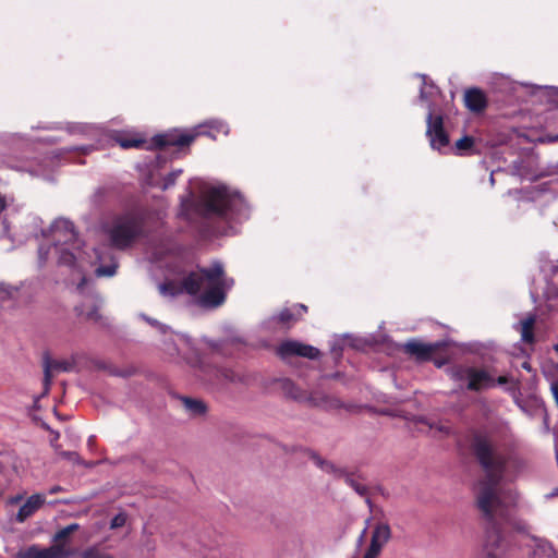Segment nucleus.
Returning a JSON list of instances; mask_svg holds the SVG:
<instances>
[{
	"label": "nucleus",
	"mask_w": 558,
	"mask_h": 558,
	"mask_svg": "<svg viewBox=\"0 0 558 558\" xmlns=\"http://www.w3.org/2000/svg\"><path fill=\"white\" fill-rule=\"evenodd\" d=\"M142 316H143V318H144L148 324H150L151 326L157 325V320H156V319L149 318V317H147V316H145V315H142Z\"/></svg>",
	"instance_id": "nucleus-43"
},
{
	"label": "nucleus",
	"mask_w": 558,
	"mask_h": 558,
	"mask_svg": "<svg viewBox=\"0 0 558 558\" xmlns=\"http://www.w3.org/2000/svg\"><path fill=\"white\" fill-rule=\"evenodd\" d=\"M469 388H477L478 386H473V385H470L468 386Z\"/></svg>",
	"instance_id": "nucleus-47"
},
{
	"label": "nucleus",
	"mask_w": 558,
	"mask_h": 558,
	"mask_svg": "<svg viewBox=\"0 0 558 558\" xmlns=\"http://www.w3.org/2000/svg\"><path fill=\"white\" fill-rule=\"evenodd\" d=\"M510 197H513V199L517 201V208H519L520 207V202H521V199L523 197L521 190H518V189L513 190V191L510 190L508 192V198H510Z\"/></svg>",
	"instance_id": "nucleus-32"
},
{
	"label": "nucleus",
	"mask_w": 558,
	"mask_h": 558,
	"mask_svg": "<svg viewBox=\"0 0 558 558\" xmlns=\"http://www.w3.org/2000/svg\"><path fill=\"white\" fill-rule=\"evenodd\" d=\"M527 325V330H534L535 317L533 315H529L525 317V326Z\"/></svg>",
	"instance_id": "nucleus-39"
},
{
	"label": "nucleus",
	"mask_w": 558,
	"mask_h": 558,
	"mask_svg": "<svg viewBox=\"0 0 558 558\" xmlns=\"http://www.w3.org/2000/svg\"><path fill=\"white\" fill-rule=\"evenodd\" d=\"M180 401L184 408V410L193 416H199L206 413L207 407L201 400L191 397H180Z\"/></svg>",
	"instance_id": "nucleus-21"
},
{
	"label": "nucleus",
	"mask_w": 558,
	"mask_h": 558,
	"mask_svg": "<svg viewBox=\"0 0 558 558\" xmlns=\"http://www.w3.org/2000/svg\"><path fill=\"white\" fill-rule=\"evenodd\" d=\"M117 144L123 149L144 148L147 149L149 142L135 134H118L114 137Z\"/></svg>",
	"instance_id": "nucleus-20"
},
{
	"label": "nucleus",
	"mask_w": 558,
	"mask_h": 558,
	"mask_svg": "<svg viewBox=\"0 0 558 558\" xmlns=\"http://www.w3.org/2000/svg\"><path fill=\"white\" fill-rule=\"evenodd\" d=\"M54 245H72L73 248H80L77 232L73 222L68 219H58L52 226Z\"/></svg>",
	"instance_id": "nucleus-13"
},
{
	"label": "nucleus",
	"mask_w": 558,
	"mask_h": 558,
	"mask_svg": "<svg viewBox=\"0 0 558 558\" xmlns=\"http://www.w3.org/2000/svg\"><path fill=\"white\" fill-rule=\"evenodd\" d=\"M182 173V170H177V171H172L170 172L169 174H167V177L165 178L163 180V185H162V189L163 190H167L169 189L170 186L174 185L178 177Z\"/></svg>",
	"instance_id": "nucleus-29"
},
{
	"label": "nucleus",
	"mask_w": 558,
	"mask_h": 558,
	"mask_svg": "<svg viewBox=\"0 0 558 558\" xmlns=\"http://www.w3.org/2000/svg\"><path fill=\"white\" fill-rule=\"evenodd\" d=\"M352 488L361 496L366 494V487L360 483L354 482L353 480L349 481Z\"/></svg>",
	"instance_id": "nucleus-33"
},
{
	"label": "nucleus",
	"mask_w": 558,
	"mask_h": 558,
	"mask_svg": "<svg viewBox=\"0 0 558 558\" xmlns=\"http://www.w3.org/2000/svg\"><path fill=\"white\" fill-rule=\"evenodd\" d=\"M82 558H113L110 555L101 554L97 550L89 549L83 553Z\"/></svg>",
	"instance_id": "nucleus-31"
},
{
	"label": "nucleus",
	"mask_w": 558,
	"mask_h": 558,
	"mask_svg": "<svg viewBox=\"0 0 558 558\" xmlns=\"http://www.w3.org/2000/svg\"><path fill=\"white\" fill-rule=\"evenodd\" d=\"M535 341L534 339V330L525 329V344H532Z\"/></svg>",
	"instance_id": "nucleus-38"
},
{
	"label": "nucleus",
	"mask_w": 558,
	"mask_h": 558,
	"mask_svg": "<svg viewBox=\"0 0 558 558\" xmlns=\"http://www.w3.org/2000/svg\"><path fill=\"white\" fill-rule=\"evenodd\" d=\"M50 388H51V386H44V391H43V393L40 395V397H39V398L35 399V404H36L38 408H40V407H41V404H40V400H41L45 396H47L48 393H50V392H51V389H50Z\"/></svg>",
	"instance_id": "nucleus-36"
},
{
	"label": "nucleus",
	"mask_w": 558,
	"mask_h": 558,
	"mask_svg": "<svg viewBox=\"0 0 558 558\" xmlns=\"http://www.w3.org/2000/svg\"><path fill=\"white\" fill-rule=\"evenodd\" d=\"M76 262L75 254L69 248H61L59 252L58 263L68 267H73Z\"/></svg>",
	"instance_id": "nucleus-23"
},
{
	"label": "nucleus",
	"mask_w": 558,
	"mask_h": 558,
	"mask_svg": "<svg viewBox=\"0 0 558 558\" xmlns=\"http://www.w3.org/2000/svg\"><path fill=\"white\" fill-rule=\"evenodd\" d=\"M554 272H558V265L553 268Z\"/></svg>",
	"instance_id": "nucleus-44"
},
{
	"label": "nucleus",
	"mask_w": 558,
	"mask_h": 558,
	"mask_svg": "<svg viewBox=\"0 0 558 558\" xmlns=\"http://www.w3.org/2000/svg\"><path fill=\"white\" fill-rule=\"evenodd\" d=\"M322 377L327 380H344L347 379L344 372L337 368L336 371H322Z\"/></svg>",
	"instance_id": "nucleus-27"
},
{
	"label": "nucleus",
	"mask_w": 558,
	"mask_h": 558,
	"mask_svg": "<svg viewBox=\"0 0 558 558\" xmlns=\"http://www.w3.org/2000/svg\"><path fill=\"white\" fill-rule=\"evenodd\" d=\"M44 383L51 384L57 374L88 371H104L111 375L122 378L130 377L134 371L132 368L119 369L109 362L89 356L84 352L73 353L68 359H52L48 352L43 354Z\"/></svg>",
	"instance_id": "nucleus-3"
},
{
	"label": "nucleus",
	"mask_w": 558,
	"mask_h": 558,
	"mask_svg": "<svg viewBox=\"0 0 558 558\" xmlns=\"http://www.w3.org/2000/svg\"><path fill=\"white\" fill-rule=\"evenodd\" d=\"M87 318L92 319V320H95V322H98V320H100L101 315L99 314L97 308H94V310H92L90 312L87 313Z\"/></svg>",
	"instance_id": "nucleus-37"
},
{
	"label": "nucleus",
	"mask_w": 558,
	"mask_h": 558,
	"mask_svg": "<svg viewBox=\"0 0 558 558\" xmlns=\"http://www.w3.org/2000/svg\"><path fill=\"white\" fill-rule=\"evenodd\" d=\"M145 217L138 210L116 215L106 228L110 246L123 251L129 248L144 233Z\"/></svg>",
	"instance_id": "nucleus-4"
},
{
	"label": "nucleus",
	"mask_w": 558,
	"mask_h": 558,
	"mask_svg": "<svg viewBox=\"0 0 558 558\" xmlns=\"http://www.w3.org/2000/svg\"><path fill=\"white\" fill-rule=\"evenodd\" d=\"M464 106L473 113H482L488 107L486 94L478 87H471L464 92Z\"/></svg>",
	"instance_id": "nucleus-16"
},
{
	"label": "nucleus",
	"mask_w": 558,
	"mask_h": 558,
	"mask_svg": "<svg viewBox=\"0 0 558 558\" xmlns=\"http://www.w3.org/2000/svg\"><path fill=\"white\" fill-rule=\"evenodd\" d=\"M277 352L282 359L300 356L308 360H316L320 356V351L317 348L296 340H286L281 342Z\"/></svg>",
	"instance_id": "nucleus-12"
},
{
	"label": "nucleus",
	"mask_w": 558,
	"mask_h": 558,
	"mask_svg": "<svg viewBox=\"0 0 558 558\" xmlns=\"http://www.w3.org/2000/svg\"><path fill=\"white\" fill-rule=\"evenodd\" d=\"M553 141H558V135Z\"/></svg>",
	"instance_id": "nucleus-49"
},
{
	"label": "nucleus",
	"mask_w": 558,
	"mask_h": 558,
	"mask_svg": "<svg viewBox=\"0 0 558 558\" xmlns=\"http://www.w3.org/2000/svg\"><path fill=\"white\" fill-rule=\"evenodd\" d=\"M126 522V515L121 512V513H118L112 520H111V523H110V527L111 529H118V527H121L125 524Z\"/></svg>",
	"instance_id": "nucleus-30"
},
{
	"label": "nucleus",
	"mask_w": 558,
	"mask_h": 558,
	"mask_svg": "<svg viewBox=\"0 0 558 558\" xmlns=\"http://www.w3.org/2000/svg\"><path fill=\"white\" fill-rule=\"evenodd\" d=\"M554 553L553 546L547 541L525 533V555L532 558H550Z\"/></svg>",
	"instance_id": "nucleus-15"
},
{
	"label": "nucleus",
	"mask_w": 558,
	"mask_h": 558,
	"mask_svg": "<svg viewBox=\"0 0 558 558\" xmlns=\"http://www.w3.org/2000/svg\"><path fill=\"white\" fill-rule=\"evenodd\" d=\"M391 538V529L388 523L378 521L366 526L356 542L353 558H378Z\"/></svg>",
	"instance_id": "nucleus-7"
},
{
	"label": "nucleus",
	"mask_w": 558,
	"mask_h": 558,
	"mask_svg": "<svg viewBox=\"0 0 558 558\" xmlns=\"http://www.w3.org/2000/svg\"><path fill=\"white\" fill-rule=\"evenodd\" d=\"M7 208V201L5 198L0 195V214Z\"/></svg>",
	"instance_id": "nucleus-42"
},
{
	"label": "nucleus",
	"mask_w": 558,
	"mask_h": 558,
	"mask_svg": "<svg viewBox=\"0 0 558 558\" xmlns=\"http://www.w3.org/2000/svg\"><path fill=\"white\" fill-rule=\"evenodd\" d=\"M208 214L227 221H238L247 216V204L239 193H231L226 186L210 189L204 197Z\"/></svg>",
	"instance_id": "nucleus-5"
},
{
	"label": "nucleus",
	"mask_w": 558,
	"mask_h": 558,
	"mask_svg": "<svg viewBox=\"0 0 558 558\" xmlns=\"http://www.w3.org/2000/svg\"><path fill=\"white\" fill-rule=\"evenodd\" d=\"M282 384L288 385V384H291V381L287 379Z\"/></svg>",
	"instance_id": "nucleus-46"
},
{
	"label": "nucleus",
	"mask_w": 558,
	"mask_h": 558,
	"mask_svg": "<svg viewBox=\"0 0 558 558\" xmlns=\"http://www.w3.org/2000/svg\"><path fill=\"white\" fill-rule=\"evenodd\" d=\"M311 458L313 460V462L318 466L322 470L330 473V472H333L335 471V466L332 463L328 462V461H325L322 457H319L318 454L316 453H312L311 454Z\"/></svg>",
	"instance_id": "nucleus-26"
},
{
	"label": "nucleus",
	"mask_w": 558,
	"mask_h": 558,
	"mask_svg": "<svg viewBox=\"0 0 558 558\" xmlns=\"http://www.w3.org/2000/svg\"><path fill=\"white\" fill-rule=\"evenodd\" d=\"M292 307L294 312L298 314L299 319H301L302 316L307 313V306L304 304H295Z\"/></svg>",
	"instance_id": "nucleus-35"
},
{
	"label": "nucleus",
	"mask_w": 558,
	"mask_h": 558,
	"mask_svg": "<svg viewBox=\"0 0 558 558\" xmlns=\"http://www.w3.org/2000/svg\"><path fill=\"white\" fill-rule=\"evenodd\" d=\"M277 322L283 326L291 327L293 324L299 322L298 314L294 312L293 307L281 310L277 317Z\"/></svg>",
	"instance_id": "nucleus-22"
},
{
	"label": "nucleus",
	"mask_w": 558,
	"mask_h": 558,
	"mask_svg": "<svg viewBox=\"0 0 558 558\" xmlns=\"http://www.w3.org/2000/svg\"><path fill=\"white\" fill-rule=\"evenodd\" d=\"M524 369L525 371H530L531 369L530 366L527 365V363H525Z\"/></svg>",
	"instance_id": "nucleus-45"
},
{
	"label": "nucleus",
	"mask_w": 558,
	"mask_h": 558,
	"mask_svg": "<svg viewBox=\"0 0 558 558\" xmlns=\"http://www.w3.org/2000/svg\"><path fill=\"white\" fill-rule=\"evenodd\" d=\"M234 280L226 276L223 266L219 263L210 267H198L187 272L180 281L166 280L158 286L163 296L175 298L186 293L196 299V304L205 310H216L227 300V292Z\"/></svg>",
	"instance_id": "nucleus-2"
},
{
	"label": "nucleus",
	"mask_w": 558,
	"mask_h": 558,
	"mask_svg": "<svg viewBox=\"0 0 558 558\" xmlns=\"http://www.w3.org/2000/svg\"><path fill=\"white\" fill-rule=\"evenodd\" d=\"M38 255H39L40 263L45 264L47 262V259H48L49 247H45L44 245L39 246Z\"/></svg>",
	"instance_id": "nucleus-34"
},
{
	"label": "nucleus",
	"mask_w": 558,
	"mask_h": 558,
	"mask_svg": "<svg viewBox=\"0 0 558 558\" xmlns=\"http://www.w3.org/2000/svg\"><path fill=\"white\" fill-rule=\"evenodd\" d=\"M447 347L444 341L424 342L420 339L412 338L400 344V350L408 357L417 363L433 362L438 368L444 366L447 360L439 353Z\"/></svg>",
	"instance_id": "nucleus-8"
},
{
	"label": "nucleus",
	"mask_w": 558,
	"mask_h": 558,
	"mask_svg": "<svg viewBox=\"0 0 558 558\" xmlns=\"http://www.w3.org/2000/svg\"><path fill=\"white\" fill-rule=\"evenodd\" d=\"M197 136V133L179 132L177 130L167 133L157 134L147 145V149H165L170 146L185 147L192 144Z\"/></svg>",
	"instance_id": "nucleus-11"
},
{
	"label": "nucleus",
	"mask_w": 558,
	"mask_h": 558,
	"mask_svg": "<svg viewBox=\"0 0 558 558\" xmlns=\"http://www.w3.org/2000/svg\"><path fill=\"white\" fill-rule=\"evenodd\" d=\"M414 425L418 432L430 433L434 436L438 434H448L449 427L440 422H434L426 417H417L414 420Z\"/></svg>",
	"instance_id": "nucleus-18"
},
{
	"label": "nucleus",
	"mask_w": 558,
	"mask_h": 558,
	"mask_svg": "<svg viewBox=\"0 0 558 558\" xmlns=\"http://www.w3.org/2000/svg\"><path fill=\"white\" fill-rule=\"evenodd\" d=\"M555 350L558 352V343L555 345Z\"/></svg>",
	"instance_id": "nucleus-48"
},
{
	"label": "nucleus",
	"mask_w": 558,
	"mask_h": 558,
	"mask_svg": "<svg viewBox=\"0 0 558 558\" xmlns=\"http://www.w3.org/2000/svg\"><path fill=\"white\" fill-rule=\"evenodd\" d=\"M474 145V138L465 135L456 142V148L458 150H468Z\"/></svg>",
	"instance_id": "nucleus-28"
},
{
	"label": "nucleus",
	"mask_w": 558,
	"mask_h": 558,
	"mask_svg": "<svg viewBox=\"0 0 558 558\" xmlns=\"http://www.w3.org/2000/svg\"><path fill=\"white\" fill-rule=\"evenodd\" d=\"M343 347L340 342H335L330 348L329 360L332 364L338 366L342 357Z\"/></svg>",
	"instance_id": "nucleus-25"
},
{
	"label": "nucleus",
	"mask_w": 558,
	"mask_h": 558,
	"mask_svg": "<svg viewBox=\"0 0 558 558\" xmlns=\"http://www.w3.org/2000/svg\"><path fill=\"white\" fill-rule=\"evenodd\" d=\"M286 397L305 404L317 407L324 410H337L340 408L351 409L352 407L342 402L339 398L328 393L320 387L311 386H282Z\"/></svg>",
	"instance_id": "nucleus-6"
},
{
	"label": "nucleus",
	"mask_w": 558,
	"mask_h": 558,
	"mask_svg": "<svg viewBox=\"0 0 558 558\" xmlns=\"http://www.w3.org/2000/svg\"><path fill=\"white\" fill-rule=\"evenodd\" d=\"M118 269V262L114 258H111V263L109 265H101L96 269L97 276L111 277L116 275Z\"/></svg>",
	"instance_id": "nucleus-24"
},
{
	"label": "nucleus",
	"mask_w": 558,
	"mask_h": 558,
	"mask_svg": "<svg viewBox=\"0 0 558 558\" xmlns=\"http://www.w3.org/2000/svg\"><path fill=\"white\" fill-rule=\"evenodd\" d=\"M474 450L487 475V480L477 484V508L490 522L498 518L505 525L520 532V524L515 521L520 512V494L505 485L512 480L513 462L496 454L488 441L483 438L475 439Z\"/></svg>",
	"instance_id": "nucleus-1"
},
{
	"label": "nucleus",
	"mask_w": 558,
	"mask_h": 558,
	"mask_svg": "<svg viewBox=\"0 0 558 558\" xmlns=\"http://www.w3.org/2000/svg\"><path fill=\"white\" fill-rule=\"evenodd\" d=\"M550 389H551L553 396L555 398V401L558 405V386H550Z\"/></svg>",
	"instance_id": "nucleus-41"
},
{
	"label": "nucleus",
	"mask_w": 558,
	"mask_h": 558,
	"mask_svg": "<svg viewBox=\"0 0 558 558\" xmlns=\"http://www.w3.org/2000/svg\"><path fill=\"white\" fill-rule=\"evenodd\" d=\"M451 378L456 381H466V384H508L507 376L499 375L495 377L486 368L471 367L466 365H454L451 367Z\"/></svg>",
	"instance_id": "nucleus-10"
},
{
	"label": "nucleus",
	"mask_w": 558,
	"mask_h": 558,
	"mask_svg": "<svg viewBox=\"0 0 558 558\" xmlns=\"http://www.w3.org/2000/svg\"><path fill=\"white\" fill-rule=\"evenodd\" d=\"M426 135L435 149H441L449 144V136L444 129V119L440 114L428 113Z\"/></svg>",
	"instance_id": "nucleus-14"
},
{
	"label": "nucleus",
	"mask_w": 558,
	"mask_h": 558,
	"mask_svg": "<svg viewBox=\"0 0 558 558\" xmlns=\"http://www.w3.org/2000/svg\"><path fill=\"white\" fill-rule=\"evenodd\" d=\"M506 542L501 531L496 527L487 531L484 542L485 558H497L495 551L500 549Z\"/></svg>",
	"instance_id": "nucleus-17"
},
{
	"label": "nucleus",
	"mask_w": 558,
	"mask_h": 558,
	"mask_svg": "<svg viewBox=\"0 0 558 558\" xmlns=\"http://www.w3.org/2000/svg\"><path fill=\"white\" fill-rule=\"evenodd\" d=\"M45 502V496L40 494L32 495L26 502L20 508L17 512V520L23 522L31 517L43 504Z\"/></svg>",
	"instance_id": "nucleus-19"
},
{
	"label": "nucleus",
	"mask_w": 558,
	"mask_h": 558,
	"mask_svg": "<svg viewBox=\"0 0 558 558\" xmlns=\"http://www.w3.org/2000/svg\"><path fill=\"white\" fill-rule=\"evenodd\" d=\"M514 328H515V330H517V331H519V332H520V335H521V340H523V319H522V318H521V319H519V320L515 323Z\"/></svg>",
	"instance_id": "nucleus-40"
},
{
	"label": "nucleus",
	"mask_w": 558,
	"mask_h": 558,
	"mask_svg": "<svg viewBox=\"0 0 558 558\" xmlns=\"http://www.w3.org/2000/svg\"><path fill=\"white\" fill-rule=\"evenodd\" d=\"M78 529L77 524H70L54 535V544L48 548L32 546L21 553V558H68L73 551L69 548L68 539L71 533Z\"/></svg>",
	"instance_id": "nucleus-9"
}]
</instances>
